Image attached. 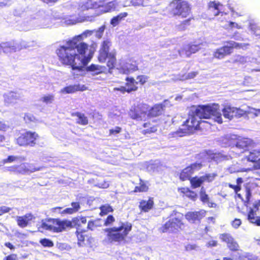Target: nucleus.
<instances>
[{
    "label": "nucleus",
    "instance_id": "1",
    "mask_svg": "<svg viewBox=\"0 0 260 260\" xmlns=\"http://www.w3.org/2000/svg\"><path fill=\"white\" fill-rule=\"evenodd\" d=\"M79 36L66 41V44L60 45L55 50V53L59 62L65 66H69L73 70L82 71L83 67L86 66L90 58L84 57L88 49V45L83 42H79Z\"/></svg>",
    "mask_w": 260,
    "mask_h": 260
},
{
    "label": "nucleus",
    "instance_id": "2",
    "mask_svg": "<svg viewBox=\"0 0 260 260\" xmlns=\"http://www.w3.org/2000/svg\"><path fill=\"white\" fill-rule=\"evenodd\" d=\"M79 5L81 12L92 10L95 12V16H98L103 14L110 13L116 10L117 4L116 1L106 3L105 0H84Z\"/></svg>",
    "mask_w": 260,
    "mask_h": 260
},
{
    "label": "nucleus",
    "instance_id": "3",
    "mask_svg": "<svg viewBox=\"0 0 260 260\" xmlns=\"http://www.w3.org/2000/svg\"><path fill=\"white\" fill-rule=\"evenodd\" d=\"M132 228V224L131 222H120L118 226L106 228L104 231L106 233V238L109 242H117L120 244L126 242Z\"/></svg>",
    "mask_w": 260,
    "mask_h": 260
},
{
    "label": "nucleus",
    "instance_id": "4",
    "mask_svg": "<svg viewBox=\"0 0 260 260\" xmlns=\"http://www.w3.org/2000/svg\"><path fill=\"white\" fill-rule=\"evenodd\" d=\"M192 114L201 119H209L213 116L214 121L219 124L223 122L218 104L198 105L192 111Z\"/></svg>",
    "mask_w": 260,
    "mask_h": 260
},
{
    "label": "nucleus",
    "instance_id": "5",
    "mask_svg": "<svg viewBox=\"0 0 260 260\" xmlns=\"http://www.w3.org/2000/svg\"><path fill=\"white\" fill-rule=\"evenodd\" d=\"M111 45V42L109 40L103 41L98 56V59L100 62L105 63L107 61V67L109 71L115 68L117 62L116 51H110Z\"/></svg>",
    "mask_w": 260,
    "mask_h": 260
},
{
    "label": "nucleus",
    "instance_id": "6",
    "mask_svg": "<svg viewBox=\"0 0 260 260\" xmlns=\"http://www.w3.org/2000/svg\"><path fill=\"white\" fill-rule=\"evenodd\" d=\"M169 14L173 17L182 19L187 18L191 14V7L185 0H172L169 3Z\"/></svg>",
    "mask_w": 260,
    "mask_h": 260
},
{
    "label": "nucleus",
    "instance_id": "7",
    "mask_svg": "<svg viewBox=\"0 0 260 260\" xmlns=\"http://www.w3.org/2000/svg\"><path fill=\"white\" fill-rule=\"evenodd\" d=\"M195 116L193 115L187 119L182 124V128H179L173 135L180 137L189 135L201 129V124H208V122L206 121H199Z\"/></svg>",
    "mask_w": 260,
    "mask_h": 260
},
{
    "label": "nucleus",
    "instance_id": "8",
    "mask_svg": "<svg viewBox=\"0 0 260 260\" xmlns=\"http://www.w3.org/2000/svg\"><path fill=\"white\" fill-rule=\"evenodd\" d=\"M39 138V134L36 132L26 131L20 134L16 141V143L20 146L34 147Z\"/></svg>",
    "mask_w": 260,
    "mask_h": 260
},
{
    "label": "nucleus",
    "instance_id": "9",
    "mask_svg": "<svg viewBox=\"0 0 260 260\" xmlns=\"http://www.w3.org/2000/svg\"><path fill=\"white\" fill-rule=\"evenodd\" d=\"M226 43L227 44L226 45H224L215 50L213 54L214 58L218 59H223L225 56L230 55L233 52L234 49L240 48L243 47L242 44H239L234 41H227Z\"/></svg>",
    "mask_w": 260,
    "mask_h": 260
},
{
    "label": "nucleus",
    "instance_id": "10",
    "mask_svg": "<svg viewBox=\"0 0 260 260\" xmlns=\"http://www.w3.org/2000/svg\"><path fill=\"white\" fill-rule=\"evenodd\" d=\"M148 106L144 103L134 105L129 110V116L136 120L145 121L147 119V112Z\"/></svg>",
    "mask_w": 260,
    "mask_h": 260
},
{
    "label": "nucleus",
    "instance_id": "11",
    "mask_svg": "<svg viewBox=\"0 0 260 260\" xmlns=\"http://www.w3.org/2000/svg\"><path fill=\"white\" fill-rule=\"evenodd\" d=\"M184 224L181 220L178 218L174 217L170 219L159 229L161 233H175L182 230Z\"/></svg>",
    "mask_w": 260,
    "mask_h": 260
},
{
    "label": "nucleus",
    "instance_id": "12",
    "mask_svg": "<svg viewBox=\"0 0 260 260\" xmlns=\"http://www.w3.org/2000/svg\"><path fill=\"white\" fill-rule=\"evenodd\" d=\"M137 81L133 77H126L125 86L128 90V93L135 92L139 89L138 85H143L147 81V77L144 75H138L136 77Z\"/></svg>",
    "mask_w": 260,
    "mask_h": 260
},
{
    "label": "nucleus",
    "instance_id": "13",
    "mask_svg": "<svg viewBox=\"0 0 260 260\" xmlns=\"http://www.w3.org/2000/svg\"><path fill=\"white\" fill-rule=\"evenodd\" d=\"M217 176L216 173H206L201 176H196L192 177L189 182L192 188H197L205 182L210 183L213 181Z\"/></svg>",
    "mask_w": 260,
    "mask_h": 260
},
{
    "label": "nucleus",
    "instance_id": "14",
    "mask_svg": "<svg viewBox=\"0 0 260 260\" xmlns=\"http://www.w3.org/2000/svg\"><path fill=\"white\" fill-rule=\"evenodd\" d=\"M227 246L231 251L237 252V254L233 256L235 259L252 260L253 259L252 255L251 254L247 252H244L242 250L239 249V246L238 243L235 241L234 239L227 244Z\"/></svg>",
    "mask_w": 260,
    "mask_h": 260
},
{
    "label": "nucleus",
    "instance_id": "15",
    "mask_svg": "<svg viewBox=\"0 0 260 260\" xmlns=\"http://www.w3.org/2000/svg\"><path fill=\"white\" fill-rule=\"evenodd\" d=\"M203 165L201 162H194L187 166L181 171L179 173V179L182 181L189 180L192 178V175L194 173L195 170H198L201 169Z\"/></svg>",
    "mask_w": 260,
    "mask_h": 260
},
{
    "label": "nucleus",
    "instance_id": "16",
    "mask_svg": "<svg viewBox=\"0 0 260 260\" xmlns=\"http://www.w3.org/2000/svg\"><path fill=\"white\" fill-rule=\"evenodd\" d=\"M202 43H196L195 42H190L183 46L179 50L178 53L180 56L189 57L191 54L199 51L201 49Z\"/></svg>",
    "mask_w": 260,
    "mask_h": 260
},
{
    "label": "nucleus",
    "instance_id": "17",
    "mask_svg": "<svg viewBox=\"0 0 260 260\" xmlns=\"http://www.w3.org/2000/svg\"><path fill=\"white\" fill-rule=\"evenodd\" d=\"M228 186L234 190V192L237 194V197L241 199L245 205L249 203L250 200L252 196L251 189L248 184H246L244 186L245 191V200H244L242 196L241 193H238L241 189V186L238 184L233 185L229 183Z\"/></svg>",
    "mask_w": 260,
    "mask_h": 260
},
{
    "label": "nucleus",
    "instance_id": "18",
    "mask_svg": "<svg viewBox=\"0 0 260 260\" xmlns=\"http://www.w3.org/2000/svg\"><path fill=\"white\" fill-rule=\"evenodd\" d=\"M207 211L201 209L198 211H189L185 215V218L191 223L200 222L201 220L205 217Z\"/></svg>",
    "mask_w": 260,
    "mask_h": 260
},
{
    "label": "nucleus",
    "instance_id": "19",
    "mask_svg": "<svg viewBox=\"0 0 260 260\" xmlns=\"http://www.w3.org/2000/svg\"><path fill=\"white\" fill-rule=\"evenodd\" d=\"M256 145V143L252 140L247 138L239 139L236 143V146L239 149H242L243 151L251 150Z\"/></svg>",
    "mask_w": 260,
    "mask_h": 260
},
{
    "label": "nucleus",
    "instance_id": "20",
    "mask_svg": "<svg viewBox=\"0 0 260 260\" xmlns=\"http://www.w3.org/2000/svg\"><path fill=\"white\" fill-rule=\"evenodd\" d=\"M50 223L51 225L52 232L60 233L66 230L67 219L61 220L59 218H51Z\"/></svg>",
    "mask_w": 260,
    "mask_h": 260
},
{
    "label": "nucleus",
    "instance_id": "21",
    "mask_svg": "<svg viewBox=\"0 0 260 260\" xmlns=\"http://www.w3.org/2000/svg\"><path fill=\"white\" fill-rule=\"evenodd\" d=\"M165 105L162 103L156 104L151 107L147 112V118L158 117L164 112Z\"/></svg>",
    "mask_w": 260,
    "mask_h": 260
},
{
    "label": "nucleus",
    "instance_id": "22",
    "mask_svg": "<svg viewBox=\"0 0 260 260\" xmlns=\"http://www.w3.org/2000/svg\"><path fill=\"white\" fill-rule=\"evenodd\" d=\"M76 234L78 239V244L79 246H85L91 244L92 238L91 236L86 234L85 230L76 231Z\"/></svg>",
    "mask_w": 260,
    "mask_h": 260
},
{
    "label": "nucleus",
    "instance_id": "23",
    "mask_svg": "<svg viewBox=\"0 0 260 260\" xmlns=\"http://www.w3.org/2000/svg\"><path fill=\"white\" fill-rule=\"evenodd\" d=\"M86 222V217L85 216L74 217L71 220L67 219V228H75L77 231H81V224H85Z\"/></svg>",
    "mask_w": 260,
    "mask_h": 260
},
{
    "label": "nucleus",
    "instance_id": "24",
    "mask_svg": "<svg viewBox=\"0 0 260 260\" xmlns=\"http://www.w3.org/2000/svg\"><path fill=\"white\" fill-rule=\"evenodd\" d=\"M39 170V169L30 170L27 168L25 164H21L20 165H13L7 168L8 171L16 174H24L29 172H35Z\"/></svg>",
    "mask_w": 260,
    "mask_h": 260
},
{
    "label": "nucleus",
    "instance_id": "25",
    "mask_svg": "<svg viewBox=\"0 0 260 260\" xmlns=\"http://www.w3.org/2000/svg\"><path fill=\"white\" fill-rule=\"evenodd\" d=\"M154 205V198L153 197H149L147 200H140L138 207L141 212L147 213L153 208Z\"/></svg>",
    "mask_w": 260,
    "mask_h": 260
},
{
    "label": "nucleus",
    "instance_id": "26",
    "mask_svg": "<svg viewBox=\"0 0 260 260\" xmlns=\"http://www.w3.org/2000/svg\"><path fill=\"white\" fill-rule=\"evenodd\" d=\"M184 19L175 25L176 29L178 31H185L192 25L195 20L194 17L191 15Z\"/></svg>",
    "mask_w": 260,
    "mask_h": 260
},
{
    "label": "nucleus",
    "instance_id": "27",
    "mask_svg": "<svg viewBox=\"0 0 260 260\" xmlns=\"http://www.w3.org/2000/svg\"><path fill=\"white\" fill-rule=\"evenodd\" d=\"M35 219V217L31 213H26L23 216H18L16 220L18 226L21 228H24L28 226L30 221Z\"/></svg>",
    "mask_w": 260,
    "mask_h": 260
},
{
    "label": "nucleus",
    "instance_id": "28",
    "mask_svg": "<svg viewBox=\"0 0 260 260\" xmlns=\"http://www.w3.org/2000/svg\"><path fill=\"white\" fill-rule=\"evenodd\" d=\"M87 72H89L92 76H96L102 74H104L106 71V67L104 66H101L92 63L85 68Z\"/></svg>",
    "mask_w": 260,
    "mask_h": 260
},
{
    "label": "nucleus",
    "instance_id": "29",
    "mask_svg": "<svg viewBox=\"0 0 260 260\" xmlns=\"http://www.w3.org/2000/svg\"><path fill=\"white\" fill-rule=\"evenodd\" d=\"M87 87L85 85L79 84L70 85L61 89V92L65 94H71L77 91H83L86 90Z\"/></svg>",
    "mask_w": 260,
    "mask_h": 260
},
{
    "label": "nucleus",
    "instance_id": "30",
    "mask_svg": "<svg viewBox=\"0 0 260 260\" xmlns=\"http://www.w3.org/2000/svg\"><path fill=\"white\" fill-rule=\"evenodd\" d=\"M178 191L183 198H187L193 201H195L197 199V193L188 187H179Z\"/></svg>",
    "mask_w": 260,
    "mask_h": 260
},
{
    "label": "nucleus",
    "instance_id": "31",
    "mask_svg": "<svg viewBox=\"0 0 260 260\" xmlns=\"http://www.w3.org/2000/svg\"><path fill=\"white\" fill-rule=\"evenodd\" d=\"M222 6L220 3L215 1L210 2L208 5V13L213 16L218 15L220 12V7Z\"/></svg>",
    "mask_w": 260,
    "mask_h": 260
},
{
    "label": "nucleus",
    "instance_id": "32",
    "mask_svg": "<svg viewBox=\"0 0 260 260\" xmlns=\"http://www.w3.org/2000/svg\"><path fill=\"white\" fill-rule=\"evenodd\" d=\"M72 117H76V123L81 125H87L89 123L88 117L84 113L76 112L71 113Z\"/></svg>",
    "mask_w": 260,
    "mask_h": 260
},
{
    "label": "nucleus",
    "instance_id": "33",
    "mask_svg": "<svg viewBox=\"0 0 260 260\" xmlns=\"http://www.w3.org/2000/svg\"><path fill=\"white\" fill-rule=\"evenodd\" d=\"M149 184L148 181H145L142 179H139V185L136 186L132 192H148Z\"/></svg>",
    "mask_w": 260,
    "mask_h": 260
},
{
    "label": "nucleus",
    "instance_id": "34",
    "mask_svg": "<svg viewBox=\"0 0 260 260\" xmlns=\"http://www.w3.org/2000/svg\"><path fill=\"white\" fill-rule=\"evenodd\" d=\"M200 201L204 204L206 203L209 208H215L216 204L209 201V197L205 190L202 187L200 191Z\"/></svg>",
    "mask_w": 260,
    "mask_h": 260
},
{
    "label": "nucleus",
    "instance_id": "35",
    "mask_svg": "<svg viewBox=\"0 0 260 260\" xmlns=\"http://www.w3.org/2000/svg\"><path fill=\"white\" fill-rule=\"evenodd\" d=\"M236 111L237 108L228 105L225 106L222 110L224 117L230 120L233 118Z\"/></svg>",
    "mask_w": 260,
    "mask_h": 260
},
{
    "label": "nucleus",
    "instance_id": "36",
    "mask_svg": "<svg viewBox=\"0 0 260 260\" xmlns=\"http://www.w3.org/2000/svg\"><path fill=\"white\" fill-rule=\"evenodd\" d=\"M255 212L253 209H250L247 214V219L250 223L260 226V216H256Z\"/></svg>",
    "mask_w": 260,
    "mask_h": 260
},
{
    "label": "nucleus",
    "instance_id": "37",
    "mask_svg": "<svg viewBox=\"0 0 260 260\" xmlns=\"http://www.w3.org/2000/svg\"><path fill=\"white\" fill-rule=\"evenodd\" d=\"M2 48L4 52H16L22 49V47L18 44H12L10 43H4Z\"/></svg>",
    "mask_w": 260,
    "mask_h": 260
},
{
    "label": "nucleus",
    "instance_id": "38",
    "mask_svg": "<svg viewBox=\"0 0 260 260\" xmlns=\"http://www.w3.org/2000/svg\"><path fill=\"white\" fill-rule=\"evenodd\" d=\"M143 126L145 128L142 132V134L144 135L154 133L157 130V126L152 125L150 121L144 122Z\"/></svg>",
    "mask_w": 260,
    "mask_h": 260
},
{
    "label": "nucleus",
    "instance_id": "39",
    "mask_svg": "<svg viewBox=\"0 0 260 260\" xmlns=\"http://www.w3.org/2000/svg\"><path fill=\"white\" fill-rule=\"evenodd\" d=\"M128 16L127 12H122L113 17L110 20V24L113 26H117L122 20Z\"/></svg>",
    "mask_w": 260,
    "mask_h": 260
},
{
    "label": "nucleus",
    "instance_id": "40",
    "mask_svg": "<svg viewBox=\"0 0 260 260\" xmlns=\"http://www.w3.org/2000/svg\"><path fill=\"white\" fill-rule=\"evenodd\" d=\"M260 156V149L258 150H253L249 152L248 155L246 156V158L247 161L254 162H256Z\"/></svg>",
    "mask_w": 260,
    "mask_h": 260
},
{
    "label": "nucleus",
    "instance_id": "41",
    "mask_svg": "<svg viewBox=\"0 0 260 260\" xmlns=\"http://www.w3.org/2000/svg\"><path fill=\"white\" fill-rule=\"evenodd\" d=\"M99 209L100 210L99 215L101 216L106 215L109 213H112L114 211L113 207L108 204L101 205L99 207Z\"/></svg>",
    "mask_w": 260,
    "mask_h": 260
},
{
    "label": "nucleus",
    "instance_id": "42",
    "mask_svg": "<svg viewBox=\"0 0 260 260\" xmlns=\"http://www.w3.org/2000/svg\"><path fill=\"white\" fill-rule=\"evenodd\" d=\"M129 61L130 62L128 63V68L123 72V74H128L130 71L135 72L139 70L137 61L133 59H130Z\"/></svg>",
    "mask_w": 260,
    "mask_h": 260
},
{
    "label": "nucleus",
    "instance_id": "43",
    "mask_svg": "<svg viewBox=\"0 0 260 260\" xmlns=\"http://www.w3.org/2000/svg\"><path fill=\"white\" fill-rule=\"evenodd\" d=\"M150 0H131V4L134 7H148Z\"/></svg>",
    "mask_w": 260,
    "mask_h": 260
},
{
    "label": "nucleus",
    "instance_id": "44",
    "mask_svg": "<svg viewBox=\"0 0 260 260\" xmlns=\"http://www.w3.org/2000/svg\"><path fill=\"white\" fill-rule=\"evenodd\" d=\"M50 222V218L45 219L44 220H43L39 229H41L43 231H49L52 232Z\"/></svg>",
    "mask_w": 260,
    "mask_h": 260
},
{
    "label": "nucleus",
    "instance_id": "45",
    "mask_svg": "<svg viewBox=\"0 0 260 260\" xmlns=\"http://www.w3.org/2000/svg\"><path fill=\"white\" fill-rule=\"evenodd\" d=\"M249 29L251 33L257 38L260 39V27L256 24H250Z\"/></svg>",
    "mask_w": 260,
    "mask_h": 260
},
{
    "label": "nucleus",
    "instance_id": "46",
    "mask_svg": "<svg viewBox=\"0 0 260 260\" xmlns=\"http://www.w3.org/2000/svg\"><path fill=\"white\" fill-rule=\"evenodd\" d=\"M115 221V218L112 215H109L104 220V225L105 226H111L113 225Z\"/></svg>",
    "mask_w": 260,
    "mask_h": 260
},
{
    "label": "nucleus",
    "instance_id": "47",
    "mask_svg": "<svg viewBox=\"0 0 260 260\" xmlns=\"http://www.w3.org/2000/svg\"><path fill=\"white\" fill-rule=\"evenodd\" d=\"M40 243L44 247H52L54 245L53 241L47 238L41 239Z\"/></svg>",
    "mask_w": 260,
    "mask_h": 260
},
{
    "label": "nucleus",
    "instance_id": "48",
    "mask_svg": "<svg viewBox=\"0 0 260 260\" xmlns=\"http://www.w3.org/2000/svg\"><path fill=\"white\" fill-rule=\"evenodd\" d=\"M219 237L222 241L225 242L226 244L229 243L233 239H234L230 234L227 233L221 234Z\"/></svg>",
    "mask_w": 260,
    "mask_h": 260
},
{
    "label": "nucleus",
    "instance_id": "49",
    "mask_svg": "<svg viewBox=\"0 0 260 260\" xmlns=\"http://www.w3.org/2000/svg\"><path fill=\"white\" fill-rule=\"evenodd\" d=\"M199 74L198 71H192L190 73H185L183 75V77L185 80L193 79Z\"/></svg>",
    "mask_w": 260,
    "mask_h": 260
},
{
    "label": "nucleus",
    "instance_id": "50",
    "mask_svg": "<svg viewBox=\"0 0 260 260\" xmlns=\"http://www.w3.org/2000/svg\"><path fill=\"white\" fill-rule=\"evenodd\" d=\"M54 100V95L53 94L46 95L41 98V101L46 104L51 103Z\"/></svg>",
    "mask_w": 260,
    "mask_h": 260
},
{
    "label": "nucleus",
    "instance_id": "51",
    "mask_svg": "<svg viewBox=\"0 0 260 260\" xmlns=\"http://www.w3.org/2000/svg\"><path fill=\"white\" fill-rule=\"evenodd\" d=\"M18 157L15 155H9L7 158L3 160V164L11 163L18 160Z\"/></svg>",
    "mask_w": 260,
    "mask_h": 260
},
{
    "label": "nucleus",
    "instance_id": "52",
    "mask_svg": "<svg viewBox=\"0 0 260 260\" xmlns=\"http://www.w3.org/2000/svg\"><path fill=\"white\" fill-rule=\"evenodd\" d=\"M245 115H247V112L246 111L237 108V111L236 112L235 111L234 117H241Z\"/></svg>",
    "mask_w": 260,
    "mask_h": 260
},
{
    "label": "nucleus",
    "instance_id": "53",
    "mask_svg": "<svg viewBox=\"0 0 260 260\" xmlns=\"http://www.w3.org/2000/svg\"><path fill=\"white\" fill-rule=\"evenodd\" d=\"M96 227H98V224H96L95 220H89L88 222V224H87V229H89L91 231H93Z\"/></svg>",
    "mask_w": 260,
    "mask_h": 260
},
{
    "label": "nucleus",
    "instance_id": "54",
    "mask_svg": "<svg viewBox=\"0 0 260 260\" xmlns=\"http://www.w3.org/2000/svg\"><path fill=\"white\" fill-rule=\"evenodd\" d=\"M245 61L244 57L238 55H236L235 58L233 60V62L236 63H243Z\"/></svg>",
    "mask_w": 260,
    "mask_h": 260
},
{
    "label": "nucleus",
    "instance_id": "55",
    "mask_svg": "<svg viewBox=\"0 0 260 260\" xmlns=\"http://www.w3.org/2000/svg\"><path fill=\"white\" fill-rule=\"evenodd\" d=\"M242 222L240 219L235 218L232 222V225L235 229H238L241 224Z\"/></svg>",
    "mask_w": 260,
    "mask_h": 260
},
{
    "label": "nucleus",
    "instance_id": "56",
    "mask_svg": "<svg viewBox=\"0 0 260 260\" xmlns=\"http://www.w3.org/2000/svg\"><path fill=\"white\" fill-rule=\"evenodd\" d=\"M11 208L5 206H0V216L3 214L9 212Z\"/></svg>",
    "mask_w": 260,
    "mask_h": 260
},
{
    "label": "nucleus",
    "instance_id": "57",
    "mask_svg": "<svg viewBox=\"0 0 260 260\" xmlns=\"http://www.w3.org/2000/svg\"><path fill=\"white\" fill-rule=\"evenodd\" d=\"M24 119L26 122H31L35 120V117L32 114L26 113L24 116Z\"/></svg>",
    "mask_w": 260,
    "mask_h": 260
},
{
    "label": "nucleus",
    "instance_id": "58",
    "mask_svg": "<svg viewBox=\"0 0 260 260\" xmlns=\"http://www.w3.org/2000/svg\"><path fill=\"white\" fill-rule=\"evenodd\" d=\"M121 131V128L119 126H116L114 128L109 130V135H116L119 133Z\"/></svg>",
    "mask_w": 260,
    "mask_h": 260
},
{
    "label": "nucleus",
    "instance_id": "59",
    "mask_svg": "<svg viewBox=\"0 0 260 260\" xmlns=\"http://www.w3.org/2000/svg\"><path fill=\"white\" fill-rule=\"evenodd\" d=\"M75 213V212L73 210V209H72V208H67L61 211V212H60V214H61V215L72 214Z\"/></svg>",
    "mask_w": 260,
    "mask_h": 260
},
{
    "label": "nucleus",
    "instance_id": "60",
    "mask_svg": "<svg viewBox=\"0 0 260 260\" xmlns=\"http://www.w3.org/2000/svg\"><path fill=\"white\" fill-rule=\"evenodd\" d=\"M208 154L207 151L201 152L196 155V158L198 159H203Z\"/></svg>",
    "mask_w": 260,
    "mask_h": 260
},
{
    "label": "nucleus",
    "instance_id": "61",
    "mask_svg": "<svg viewBox=\"0 0 260 260\" xmlns=\"http://www.w3.org/2000/svg\"><path fill=\"white\" fill-rule=\"evenodd\" d=\"M113 90L115 91H119L121 93H123V94L125 93V92L128 93V90H127V88H126L125 86H121L120 87H115V88H114Z\"/></svg>",
    "mask_w": 260,
    "mask_h": 260
},
{
    "label": "nucleus",
    "instance_id": "62",
    "mask_svg": "<svg viewBox=\"0 0 260 260\" xmlns=\"http://www.w3.org/2000/svg\"><path fill=\"white\" fill-rule=\"evenodd\" d=\"M72 208L75 212H77L80 209V205L79 202H72L71 203Z\"/></svg>",
    "mask_w": 260,
    "mask_h": 260
},
{
    "label": "nucleus",
    "instance_id": "63",
    "mask_svg": "<svg viewBox=\"0 0 260 260\" xmlns=\"http://www.w3.org/2000/svg\"><path fill=\"white\" fill-rule=\"evenodd\" d=\"M3 260H17L16 254H11L6 256Z\"/></svg>",
    "mask_w": 260,
    "mask_h": 260
},
{
    "label": "nucleus",
    "instance_id": "64",
    "mask_svg": "<svg viewBox=\"0 0 260 260\" xmlns=\"http://www.w3.org/2000/svg\"><path fill=\"white\" fill-rule=\"evenodd\" d=\"M229 25L231 28H236L238 29L241 28V27L240 25H239L237 23L233 22H229Z\"/></svg>",
    "mask_w": 260,
    "mask_h": 260
}]
</instances>
